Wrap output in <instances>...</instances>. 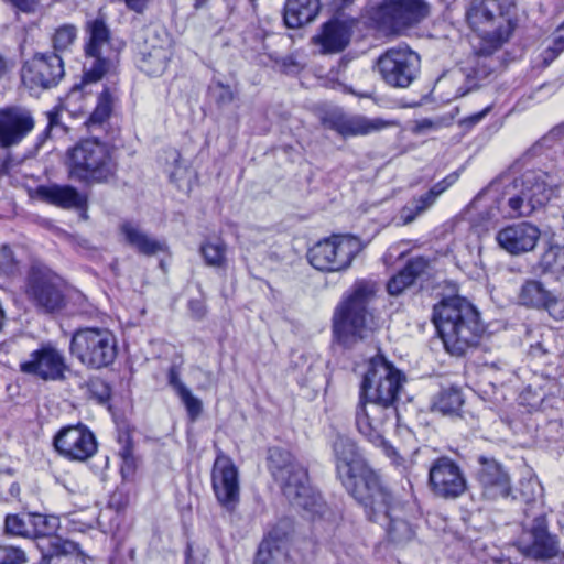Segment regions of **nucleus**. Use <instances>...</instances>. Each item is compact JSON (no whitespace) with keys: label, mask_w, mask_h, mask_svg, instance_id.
Returning a JSON list of instances; mask_svg holds the SVG:
<instances>
[{"label":"nucleus","mask_w":564,"mask_h":564,"mask_svg":"<svg viewBox=\"0 0 564 564\" xmlns=\"http://www.w3.org/2000/svg\"><path fill=\"white\" fill-rule=\"evenodd\" d=\"M167 381H169V384L173 388V390L175 391V393L178 395L181 394L183 391L187 390L188 388L183 383V381L181 380L180 378V373H178V370L175 366H172L170 369H169V372H167Z\"/></svg>","instance_id":"6e6d98bb"},{"label":"nucleus","mask_w":564,"mask_h":564,"mask_svg":"<svg viewBox=\"0 0 564 564\" xmlns=\"http://www.w3.org/2000/svg\"><path fill=\"white\" fill-rule=\"evenodd\" d=\"M66 282L46 264L34 261L25 276L24 294L42 314H55L66 306Z\"/></svg>","instance_id":"0eeeda50"},{"label":"nucleus","mask_w":564,"mask_h":564,"mask_svg":"<svg viewBox=\"0 0 564 564\" xmlns=\"http://www.w3.org/2000/svg\"><path fill=\"white\" fill-rule=\"evenodd\" d=\"M496 207H490L479 213L471 221L469 238L477 237L479 241L494 228L497 217Z\"/></svg>","instance_id":"4c0bfd02"},{"label":"nucleus","mask_w":564,"mask_h":564,"mask_svg":"<svg viewBox=\"0 0 564 564\" xmlns=\"http://www.w3.org/2000/svg\"><path fill=\"white\" fill-rule=\"evenodd\" d=\"M433 321L446 350L455 356L475 347L484 333L477 310L459 296L435 305Z\"/></svg>","instance_id":"f03ea898"},{"label":"nucleus","mask_w":564,"mask_h":564,"mask_svg":"<svg viewBox=\"0 0 564 564\" xmlns=\"http://www.w3.org/2000/svg\"><path fill=\"white\" fill-rule=\"evenodd\" d=\"M69 350L86 367L100 369L115 361L117 340L107 328H82L73 334Z\"/></svg>","instance_id":"9d476101"},{"label":"nucleus","mask_w":564,"mask_h":564,"mask_svg":"<svg viewBox=\"0 0 564 564\" xmlns=\"http://www.w3.org/2000/svg\"><path fill=\"white\" fill-rule=\"evenodd\" d=\"M545 177L542 172L528 171L513 181L512 186L519 192L508 198L510 217L530 216L549 203L553 189L547 185Z\"/></svg>","instance_id":"ddd939ff"},{"label":"nucleus","mask_w":564,"mask_h":564,"mask_svg":"<svg viewBox=\"0 0 564 564\" xmlns=\"http://www.w3.org/2000/svg\"><path fill=\"white\" fill-rule=\"evenodd\" d=\"M285 553L272 538L264 539L258 550L254 564H282Z\"/></svg>","instance_id":"c9c22d12"},{"label":"nucleus","mask_w":564,"mask_h":564,"mask_svg":"<svg viewBox=\"0 0 564 564\" xmlns=\"http://www.w3.org/2000/svg\"><path fill=\"white\" fill-rule=\"evenodd\" d=\"M120 231L124 236V241L134 247H161L156 239L137 224L123 223Z\"/></svg>","instance_id":"f704fd0d"},{"label":"nucleus","mask_w":564,"mask_h":564,"mask_svg":"<svg viewBox=\"0 0 564 564\" xmlns=\"http://www.w3.org/2000/svg\"><path fill=\"white\" fill-rule=\"evenodd\" d=\"M550 138L552 139H558L564 135V121L560 124L555 126L551 131L549 132Z\"/></svg>","instance_id":"0e129e2a"},{"label":"nucleus","mask_w":564,"mask_h":564,"mask_svg":"<svg viewBox=\"0 0 564 564\" xmlns=\"http://www.w3.org/2000/svg\"><path fill=\"white\" fill-rule=\"evenodd\" d=\"M4 528L9 534L33 539V513L8 514Z\"/></svg>","instance_id":"2f4dec72"},{"label":"nucleus","mask_w":564,"mask_h":564,"mask_svg":"<svg viewBox=\"0 0 564 564\" xmlns=\"http://www.w3.org/2000/svg\"><path fill=\"white\" fill-rule=\"evenodd\" d=\"M53 445L64 458L80 463L91 458L98 448L95 434L82 423L62 427L55 434Z\"/></svg>","instance_id":"6ab92c4d"},{"label":"nucleus","mask_w":564,"mask_h":564,"mask_svg":"<svg viewBox=\"0 0 564 564\" xmlns=\"http://www.w3.org/2000/svg\"><path fill=\"white\" fill-rule=\"evenodd\" d=\"M550 293L540 281L528 280L521 286L518 299L523 306L541 308Z\"/></svg>","instance_id":"7c9ffc66"},{"label":"nucleus","mask_w":564,"mask_h":564,"mask_svg":"<svg viewBox=\"0 0 564 564\" xmlns=\"http://www.w3.org/2000/svg\"><path fill=\"white\" fill-rule=\"evenodd\" d=\"M333 451L337 477L358 503H367L372 492L380 494L378 490L384 485L380 475L367 464L351 438L337 436Z\"/></svg>","instance_id":"20e7f679"},{"label":"nucleus","mask_w":564,"mask_h":564,"mask_svg":"<svg viewBox=\"0 0 564 564\" xmlns=\"http://www.w3.org/2000/svg\"><path fill=\"white\" fill-rule=\"evenodd\" d=\"M480 468L477 471V480L482 487V492L490 499L507 497L511 485L509 474L494 458L479 456Z\"/></svg>","instance_id":"393cba45"},{"label":"nucleus","mask_w":564,"mask_h":564,"mask_svg":"<svg viewBox=\"0 0 564 564\" xmlns=\"http://www.w3.org/2000/svg\"><path fill=\"white\" fill-rule=\"evenodd\" d=\"M380 494L369 495V501L359 502L365 510L367 518L372 522L388 520L387 534L394 544H405L415 536L416 509L412 502L398 500L390 489L383 485L379 488Z\"/></svg>","instance_id":"39448f33"},{"label":"nucleus","mask_w":564,"mask_h":564,"mask_svg":"<svg viewBox=\"0 0 564 564\" xmlns=\"http://www.w3.org/2000/svg\"><path fill=\"white\" fill-rule=\"evenodd\" d=\"M430 15L425 0H381L367 11L372 25L387 35H399Z\"/></svg>","instance_id":"6e6552de"},{"label":"nucleus","mask_w":564,"mask_h":564,"mask_svg":"<svg viewBox=\"0 0 564 564\" xmlns=\"http://www.w3.org/2000/svg\"><path fill=\"white\" fill-rule=\"evenodd\" d=\"M456 181L455 176H447L444 180L440 181L425 194L421 195L423 198V203H426L425 206H430V208L434 205L437 197L442 195L454 182Z\"/></svg>","instance_id":"49530a36"},{"label":"nucleus","mask_w":564,"mask_h":564,"mask_svg":"<svg viewBox=\"0 0 564 564\" xmlns=\"http://www.w3.org/2000/svg\"><path fill=\"white\" fill-rule=\"evenodd\" d=\"M557 336L553 330L542 334V340L530 346L529 354L533 358H543L545 356H554L560 352L556 344Z\"/></svg>","instance_id":"ea45409f"},{"label":"nucleus","mask_w":564,"mask_h":564,"mask_svg":"<svg viewBox=\"0 0 564 564\" xmlns=\"http://www.w3.org/2000/svg\"><path fill=\"white\" fill-rule=\"evenodd\" d=\"M139 68L149 76H161L171 59L172 50L165 33L158 26L148 25L135 34Z\"/></svg>","instance_id":"4468645a"},{"label":"nucleus","mask_w":564,"mask_h":564,"mask_svg":"<svg viewBox=\"0 0 564 564\" xmlns=\"http://www.w3.org/2000/svg\"><path fill=\"white\" fill-rule=\"evenodd\" d=\"M541 308L545 310L556 321L564 319V300L558 299L552 293L549 294Z\"/></svg>","instance_id":"3c124183"},{"label":"nucleus","mask_w":564,"mask_h":564,"mask_svg":"<svg viewBox=\"0 0 564 564\" xmlns=\"http://www.w3.org/2000/svg\"><path fill=\"white\" fill-rule=\"evenodd\" d=\"M349 249H307L306 258L319 271H339L349 267L355 258Z\"/></svg>","instance_id":"cd10ccee"},{"label":"nucleus","mask_w":564,"mask_h":564,"mask_svg":"<svg viewBox=\"0 0 564 564\" xmlns=\"http://www.w3.org/2000/svg\"><path fill=\"white\" fill-rule=\"evenodd\" d=\"M429 486L437 498L453 500L467 490V479L455 460L442 456L433 460L430 466Z\"/></svg>","instance_id":"f3484780"},{"label":"nucleus","mask_w":564,"mask_h":564,"mask_svg":"<svg viewBox=\"0 0 564 564\" xmlns=\"http://www.w3.org/2000/svg\"><path fill=\"white\" fill-rule=\"evenodd\" d=\"M35 195L40 200L63 209L86 210L88 206L87 195L68 184L40 185Z\"/></svg>","instance_id":"a878e982"},{"label":"nucleus","mask_w":564,"mask_h":564,"mask_svg":"<svg viewBox=\"0 0 564 564\" xmlns=\"http://www.w3.org/2000/svg\"><path fill=\"white\" fill-rule=\"evenodd\" d=\"M541 263L545 270L564 271V249H545L541 257Z\"/></svg>","instance_id":"37998d69"},{"label":"nucleus","mask_w":564,"mask_h":564,"mask_svg":"<svg viewBox=\"0 0 564 564\" xmlns=\"http://www.w3.org/2000/svg\"><path fill=\"white\" fill-rule=\"evenodd\" d=\"M323 245L334 248L341 247L343 245H352V247H356L360 245V241L356 236L352 235H332L318 240L315 247H322Z\"/></svg>","instance_id":"8fccbe9b"},{"label":"nucleus","mask_w":564,"mask_h":564,"mask_svg":"<svg viewBox=\"0 0 564 564\" xmlns=\"http://www.w3.org/2000/svg\"><path fill=\"white\" fill-rule=\"evenodd\" d=\"M58 527V520L55 517H47L41 513H33V539L47 541Z\"/></svg>","instance_id":"a19ab883"},{"label":"nucleus","mask_w":564,"mask_h":564,"mask_svg":"<svg viewBox=\"0 0 564 564\" xmlns=\"http://www.w3.org/2000/svg\"><path fill=\"white\" fill-rule=\"evenodd\" d=\"M12 162H13V158L9 151H6L3 154L0 155V174L1 175L9 174V172L13 165Z\"/></svg>","instance_id":"052dcab7"},{"label":"nucleus","mask_w":564,"mask_h":564,"mask_svg":"<svg viewBox=\"0 0 564 564\" xmlns=\"http://www.w3.org/2000/svg\"><path fill=\"white\" fill-rule=\"evenodd\" d=\"M206 263L210 267L220 268L225 264L224 249H199Z\"/></svg>","instance_id":"5fc2aeb1"},{"label":"nucleus","mask_w":564,"mask_h":564,"mask_svg":"<svg viewBox=\"0 0 564 564\" xmlns=\"http://www.w3.org/2000/svg\"><path fill=\"white\" fill-rule=\"evenodd\" d=\"M414 282L408 274L401 270L397 275L392 276L387 283V291L390 295L398 296L406 288L412 285Z\"/></svg>","instance_id":"09e8293b"},{"label":"nucleus","mask_w":564,"mask_h":564,"mask_svg":"<svg viewBox=\"0 0 564 564\" xmlns=\"http://www.w3.org/2000/svg\"><path fill=\"white\" fill-rule=\"evenodd\" d=\"M77 39V29L72 24H65L59 26L52 39L53 42V52L58 53L59 55L64 52H67L72 45L75 43Z\"/></svg>","instance_id":"58836bf2"},{"label":"nucleus","mask_w":564,"mask_h":564,"mask_svg":"<svg viewBox=\"0 0 564 564\" xmlns=\"http://www.w3.org/2000/svg\"><path fill=\"white\" fill-rule=\"evenodd\" d=\"M268 465L274 480L292 505L312 516L323 514L325 503L321 495L311 487L307 469L291 452L282 447H271Z\"/></svg>","instance_id":"7ed1b4c3"},{"label":"nucleus","mask_w":564,"mask_h":564,"mask_svg":"<svg viewBox=\"0 0 564 564\" xmlns=\"http://www.w3.org/2000/svg\"><path fill=\"white\" fill-rule=\"evenodd\" d=\"M28 557L25 552L17 546L0 545V564H25Z\"/></svg>","instance_id":"c03bdc74"},{"label":"nucleus","mask_w":564,"mask_h":564,"mask_svg":"<svg viewBox=\"0 0 564 564\" xmlns=\"http://www.w3.org/2000/svg\"><path fill=\"white\" fill-rule=\"evenodd\" d=\"M464 403L462 392L456 388L442 390L435 402L434 409L443 414H457Z\"/></svg>","instance_id":"72a5a7b5"},{"label":"nucleus","mask_w":564,"mask_h":564,"mask_svg":"<svg viewBox=\"0 0 564 564\" xmlns=\"http://www.w3.org/2000/svg\"><path fill=\"white\" fill-rule=\"evenodd\" d=\"M177 397L184 404L189 419L192 421H195L203 411L202 401L198 398H196L195 395H193V393L189 389L183 391Z\"/></svg>","instance_id":"a18cd8bd"},{"label":"nucleus","mask_w":564,"mask_h":564,"mask_svg":"<svg viewBox=\"0 0 564 564\" xmlns=\"http://www.w3.org/2000/svg\"><path fill=\"white\" fill-rule=\"evenodd\" d=\"M19 263L12 249H0V274L11 275L18 271Z\"/></svg>","instance_id":"603ef678"},{"label":"nucleus","mask_w":564,"mask_h":564,"mask_svg":"<svg viewBox=\"0 0 564 564\" xmlns=\"http://www.w3.org/2000/svg\"><path fill=\"white\" fill-rule=\"evenodd\" d=\"M423 198L414 197L405 206H403L398 216V225H409L413 223L420 215L430 209V206H425Z\"/></svg>","instance_id":"79ce46f5"},{"label":"nucleus","mask_w":564,"mask_h":564,"mask_svg":"<svg viewBox=\"0 0 564 564\" xmlns=\"http://www.w3.org/2000/svg\"><path fill=\"white\" fill-rule=\"evenodd\" d=\"M430 268V261L424 257H415L406 262L403 271L414 282L417 278L422 276L427 272Z\"/></svg>","instance_id":"de8ad7c7"},{"label":"nucleus","mask_w":564,"mask_h":564,"mask_svg":"<svg viewBox=\"0 0 564 564\" xmlns=\"http://www.w3.org/2000/svg\"><path fill=\"white\" fill-rule=\"evenodd\" d=\"M69 176L87 185L109 183L116 177L117 162L107 143L98 139L78 142L68 152Z\"/></svg>","instance_id":"423d86ee"},{"label":"nucleus","mask_w":564,"mask_h":564,"mask_svg":"<svg viewBox=\"0 0 564 564\" xmlns=\"http://www.w3.org/2000/svg\"><path fill=\"white\" fill-rule=\"evenodd\" d=\"M47 121L48 122L45 132L50 133L53 128L58 127L61 124L59 112L57 110L48 111Z\"/></svg>","instance_id":"680f3d73"},{"label":"nucleus","mask_w":564,"mask_h":564,"mask_svg":"<svg viewBox=\"0 0 564 564\" xmlns=\"http://www.w3.org/2000/svg\"><path fill=\"white\" fill-rule=\"evenodd\" d=\"M115 99L116 88L105 87L98 97L97 106L95 110L91 112L87 123L89 126H95L105 122L111 113Z\"/></svg>","instance_id":"473e14b6"},{"label":"nucleus","mask_w":564,"mask_h":564,"mask_svg":"<svg viewBox=\"0 0 564 564\" xmlns=\"http://www.w3.org/2000/svg\"><path fill=\"white\" fill-rule=\"evenodd\" d=\"M46 542L45 546L41 545L44 560L75 554L78 550V545L75 542L64 540L57 535L51 536Z\"/></svg>","instance_id":"e433bc0d"},{"label":"nucleus","mask_w":564,"mask_h":564,"mask_svg":"<svg viewBox=\"0 0 564 564\" xmlns=\"http://www.w3.org/2000/svg\"><path fill=\"white\" fill-rule=\"evenodd\" d=\"M88 42L85 46L87 61L84 78L86 82H97L110 68V61L105 56L109 47L110 32L102 19H94L86 23Z\"/></svg>","instance_id":"dca6fc26"},{"label":"nucleus","mask_w":564,"mask_h":564,"mask_svg":"<svg viewBox=\"0 0 564 564\" xmlns=\"http://www.w3.org/2000/svg\"><path fill=\"white\" fill-rule=\"evenodd\" d=\"M65 76L62 55L56 52L36 53L25 61L21 77L30 88L50 89L56 87Z\"/></svg>","instance_id":"a211bd4d"},{"label":"nucleus","mask_w":564,"mask_h":564,"mask_svg":"<svg viewBox=\"0 0 564 564\" xmlns=\"http://www.w3.org/2000/svg\"><path fill=\"white\" fill-rule=\"evenodd\" d=\"M35 121L28 109L0 108V149L9 150L20 144L34 129Z\"/></svg>","instance_id":"5701e85b"},{"label":"nucleus","mask_w":564,"mask_h":564,"mask_svg":"<svg viewBox=\"0 0 564 564\" xmlns=\"http://www.w3.org/2000/svg\"><path fill=\"white\" fill-rule=\"evenodd\" d=\"M376 67L388 86L408 88L420 74L421 58L409 46L398 45L382 53Z\"/></svg>","instance_id":"f8f14e48"},{"label":"nucleus","mask_w":564,"mask_h":564,"mask_svg":"<svg viewBox=\"0 0 564 564\" xmlns=\"http://www.w3.org/2000/svg\"><path fill=\"white\" fill-rule=\"evenodd\" d=\"M495 564H521L518 561H513L510 556H502L500 558L495 560Z\"/></svg>","instance_id":"338daca9"},{"label":"nucleus","mask_w":564,"mask_h":564,"mask_svg":"<svg viewBox=\"0 0 564 564\" xmlns=\"http://www.w3.org/2000/svg\"><path fill=\"white\" fill-rule=\"evenodd\" d=\"M11 3L20 11L30 13L35 12L41 0H10Z\"/></svg>","instance_id":"bf43d9fd"},{"label":"nucleus","mask_w":564,"mask_h":564,"mask_svg":"<svg viewBox=\"0 0 564 564\" xmlns=\"http://www.w3.org/2000/svg\"><path fill=\"white\" fill-rule=\"evenodd\" d=\"M564 51V31L558 28L555 32L553 45L545 51L544 61L549 63Z\"/></svg>","instance_id":"864d4df0"},{"label":"nucleus","mask_w":564,"mask_h":564,"mask_svg":"<svg viewBox=\"0 0 564 564\" xmlns=\"http://www.w3.org/2000/svg\"><path fill=\"white\" fill-rule=\"evenodd\" d=\"M405 381L401 371L382 356L377 355L369 361V367L360 384L359 395L394 404Z\"/></svg>","instance_id":"9b49d317"},{"label":"nucleus","mask_w":564,"mask_h":564,"mask_svg":"<svg viewBox=\"0 0 564 564\" xmlns=\"http://www.w3.org/2000/svg\"><path fill=\"white\" fill-rule=\"evenodd\" d=\"M371 443H373L376 446L382 448L383 453L389 457L391 458V460L393 462V464H399L400 463V456L397 452V449L390 445L384 438H383V434H380V441H370Z\"/></svg>","instance_id":"13d9d810"},{"label":"nucleus","mask_w":564,"mask_h":564,"mask_svg":"<svg viewBox=\"0 0 564 564\" xmlns=\"http://www.w3.org/2000/svg\"><path fill=\"white\" fill-rule=\"evenodd\" d=\"M489 110H490V107H487V108H486V109H484L481 112H478V113L474 115V116L471 117V120H473L474 122H479V121H480V120L486 116V113H487Z\"/></svg>","instance_id":"774afa93"},{"label":"nucleus","mask_w":564,"mask_h":564,"mask_svg":"<svg viewBox=\"0 0 564 564\" xmlns=\"http://www.w3.org/2000/svg\"><path fill=\"white\" fill-rule=\"evenodd\" d=\"M212 485L220 506L234 511L239 502L240 486L238 469L228 456L216 457L212 470Z\"/></svg>","instance_id":"412c9836"},{"label":"nucleus","mask_w":564,"mask_h":564,"mask_svg":"<svg viewBox=\"0 0 564 564\" xmlns=\"http://www.w3.org/2000/svg\"><path fill=\"white\" fill-rule=\"evenodd\" d=\"M326 128L336 131L343 138L361 137L380 132L395 126L394 121L383 118H369L362 115H336L324 119Z\"/></svg>","instance_id":"b1692460"},{"label":"nucleus","mask_w":564,"mask_h":564,"mask_svg":"<svg viewBox=\"0 0 564 564\" xmlns=\"http://www.w3.org/2000/svg\"><path fill=\"white\" fill-rule=\"evenodd\" d=\"M123 459L122 471L127 468L128 470H132L134 467L133 457L129 447H126L121 453Z\"/></svg>","instance_id":"e2e57ef3"},{"label":"nucleus","mask_w":564,"mask_h":564,"mask_svg":"<svg viewBox=\"0 0 564 564\" xmlns=\"http://www.w3.org/2000/svg\"><path fill=\"white\" fill-rule=\"evenodd\" d=\"M350 41L349 26L337 19L322 25V30L313 37V42L321 46L324 54L339 53L346 48Z\"/></svg>","instance_id":"bb28decb"},{"label":"nucleus","mask_w":564,"mask_h":564,"mask_svg":"<svg viewBox=\"0 0 564 564\" xmlns=\"http://www.w3.org/2000/svg\"><path fill=\"white\" fill-rule=\"evenodd\" d=\"M517 547L522 555L535 560L552 558L558 553L557 541L549 533L543 516L536 517L531 528L522 532Z\"/></svg>","instance_id":"4be33fe9"},{"label":"nucleus","mask_w":564,"mask_h":564,"mask_svg":"<svg viewBox=\"0 0 564 564\" xmlns=\"http://www.w3.org/2000/svg\"><path fill=\"white\" fill-rule=\"evenodd\" d=\"M395 413L397 410L392 403L370 398L362 399L359 395L355 415L356 426L359 433L369 441H380V434H383L384 425Z\"/></svg>","instance_id":"aec40b11"},{"label":"nucleus","mask_w":564,"mask_h":564,"mask_svg":"<svg viewBox=\"0 0 564 564\" xmlns=\"http://www.w3.org/2000/svg\"><path fill=\"white\" fill-rule=\"evenodd\" d=\"M467 19L474 31L487 44V47L479 50L484 55L491 54L505 43L514 28L512 21L502 13L498 0H473Z\"/></svg>","instance_id":"1a4fd4ad"},{"label":"nucleus","mask_w":564,"mask_h":564,"mask_svg":"<svg viewBox=\"0 0 564 564\" xmlns=\"http://www.w3.org/2000/svg\"><path fill=\"white\" fill-rule=\"evenodd\" d=\"M433 127V122L429 119H423L417 122L416 131L421 132Z\"/></svg>","instance_id":"69168bd1"},{"label":"nucleus","mask_w":564,"mask_h":564,"mask_svg":"<svg viewBox=\"0 0 564 564\" xmlns=\"http://www.w3.org/2000/svg\"><path fill=\"white\" fill-rule=\"evenodd\" d=\"M378 291L377 282L362 279L345 294L333 316V333L340 345L350 347L380 328L381 321L370 308Z\"/></svg>","instance_id":"f257e3e1"},{"label":"nucleus","mask_w":564,"mask_h":564,"mask_svg":"<svg viewBox=\"0 0 564 564\" xmlns=\"http://www.w3.org/2000/svg\"><path fill=\"white\" fill-rule=\"evenodd\" d=\"M321 9L319 0H286L283 19L290 29H297L313 22Z\"/></svg>","instance_id":"c85d7f7f"},{"label":"nucleus","mask_w":564,"mask_h":564,"mask_svg":"<svg viewBox=\"0 0 564 564\" xmlns=\"http://www.w3.org/2000/svg\"><path fill=\"white\" fill-rule=\"evenodd\" d=\"M540 237L538 227L530 223L508 226L497 234L499 247H535Z\"/></svg>","instance_id":"c756f323"},{"label":"nucleus","mask_w":564,"mask_h":564,"mask_svg":"<svg viewBox=\"0 0 564 564\" xmlns=\"http://www.w3.org/2000/svg\"><path fill=\"white\" fill-rule=\"evenodd\" d=\"M216 89L218 90L216 95L217 104L228 105L234 100V93L228 85H224L221 82H218L216 84Z\"/></svg>","instance_id":"4d7b16f0"},{"label":"nucleus","mask_w":564,"mask_h":564,"mask_svg":"<svg viewBox=\"0 0 564 564\" xmlns=\"http://www.w3.org/2000/svg\"><path fill=\"white\" fill-rule=\"evenodd\" d=\"M19 370L43 381H63L69 372V366L64 352L53 344L46 343L41 344L21 360Z\"/></svg>","instance_id":"2eb2a0df"}]
</instances>
